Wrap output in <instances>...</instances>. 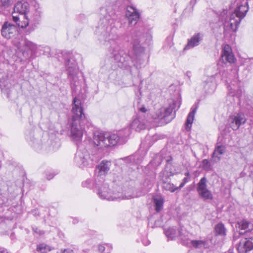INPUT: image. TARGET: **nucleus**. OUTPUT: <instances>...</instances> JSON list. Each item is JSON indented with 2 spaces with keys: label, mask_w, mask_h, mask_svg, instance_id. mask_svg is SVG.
<instances>
[{
  "label": "nucleus",
  "mask_w": 253,
  "mask_h": 253,
  "mask_svg": "<svg viewBox=\"0 0 253 253\" xmlns=\"http://www.w3.org/2000/svg\"><path fill=\"white\" fill-rule=\"evenodd\" d=\"M144 29L136 27L132 33V44L134 55L130 56L123 49H121L120 44L111 46L110 51L115 63L121 68H131L132 66L137 69H140L144 66L145 57L144 53Z\"/></svg>",
  "instance_id": "f257e3e1"
},
{
  "label": "nucleus",
  "mask_w": 253,
  "mask_h": 253,
  "mask_svg": "<svg viewBox=\"0 0 253 253\" xmlns=\"http://www.w3.org/2000/svg\"><path fill=\"white\" fill-rule=\"evenodd\" d=\"M249 10L247 0H242L237 3L234 12L228 14L227 9H223L219 14V23L223 27V33L225 36L230 32L236 31L241 20L246 16Z\"/></svg>",
  "instance_id": "f03ea898"
},
{
  "label": "nucleus",
  "mask_w": 253,
  "mask_h": 253,
  "mask_svg": "<svg viewBox=\"0 0 253 253\" xmlns=\"http://www.w3.org/2000/svg\"><path fill=\"white\" fill-rule=\"evenodd\" d=\"M72 122L70 125V137L76 143L82 140L85 126L89 122L84 113L83 108L80 99L75 97L72 104Z\"/></svg>",
  "instance_id": "7ed1b4c3"
},
{
  "label": "nucleus",
  "mask_w": 253,
  "mask_h": 253,
  "mask_svg": "<svg viewBox=\"0 0 253 253\" xmlns=\"http://www.w3.org/2000/svg\"><path fill=\"white\" fill-rule=\"evenodd\" d=\"M113 22L114 19L106 15L100 19L94 31L100 42L104 44H110V48L112 44H118L120 42L116 28L112 26Z\"/></svg>",
  "instance_id": "20e7f679"
},
{
  "label": "nucleus",
  "mask_w": 253,
  "mask_h": 253,
  "mask_svg": "<svg viewBox=\"0 0 253 253\" xmlns=\"http://www.w3.org/2000/svg\"><path fill=\"white\" fill-rule=\"evenodd\" d=\"M103 148L93 141V146L88 151L78 149L74 157L75 165L81 169L92 167L101 159Z\"/></svg>",
  "instance_id": "39448f33"
},
{
  "label": "nucleus",
  "mask_w": 253,
  "mask_h": 253,
  "mask_svg": "<svg viewBox=\"0 0 253 253\" xmlns=\"http://www.w3.org/2000/svg\"><path fill=\"white\" fill-rule=\"evenodd\" d=\"M130 134L129 127L120 130L116 134L96 132L94 133L93 141L100 147L106 148L117 144L125 143Z\"/></svg>",
  "instance_id": "423d86ee"
},
{
  "label": "nucleus",
  "mask_w": 253,
  "mask_h": 253,
  "mask_svg": "<svg viewBox=\"0 0 253 253\" xmlns=\"http://www.w3.org/2000/svg\"><path fill=\"white\" fill-rule=\"evenodd\" d=\"M95 189L100 198L108 201H114L117 199H129L140 196V194L134 193L128 196H122L120 192H112L109 189L108 185L105 182L103 177L96 176L95 178Z\"/></svg>",
  "instance_id": "0eeeda50"
},
{
  "label": "nucleus",
  "mask_w": 253,
  "mask_h": 253,
  "mask_svg": "<svg viewBox=\"0 0 253 253\" xmlns=\"http://www.w3.org/2000/svg\"><path fill=\"white\" fill-rule=\"evenodd\" d=\"M176 102L172 101L169 106L162 107L158 110L153 115V119H159L161 121V125H164L170 122L175 117Z\"/></svg>",
  "instance_id": "6e6552de"
},
{
  "label": "nucleus",
  "mask_w": 253,
  "mask_h": 253,
  "mask_svg": "<svg viewBox=\"0 0 253 253\" xmlns=\"http://www.w3.org/2000/svg\"><path fill=\"white\" fill-rule=\"evenodd\" d=\"M64 58L68 77L72 80L71 81L72 87H73V82H74L75 85L77 86L76 79L79 69L75 59L72 54L69 52L67 53L64 56Z\"/></svg>",
  "instance_id": "1a4fd4ad"
},
{
  "label": "nucleus",
  "mask_w": 253,
  "mask_h": 253,
  "mask_svg": "<svg viewBox=\"0 0 253 253\" xmlns=\"http://www.w3.org/2000/svg\"><path fill=\"white\" fill-rule=\"evenodd\" d=\"M41 12L39 9H36L32 14L27 16L25 20L18 23V27L25 28L29 26V29L26 31L27 34L33 31L39 24L41 20Z\"/></svg>",
  "instance_id": "9d476101"
},
{
  "label": "nucleus",
  "mask_w": 253,
  "mask_h": 253,
  "mask_svg": "<svg viewBox=\"0 0 253 253\" xmlns=\"http://www.w3.org/2000/svg\"><path fill=\"white\" fill-rule=\"evenodd\" d=\"M29 4L25 1H18L13 7V11L12 13V20L18 26V23H21L20 21V15L23 19L25 20L27 18L28 12L29 11Z\"/></svg>",
  "instance_id": "9b49d317"
},
{
  "label": "nucleus",
  "mask_w": 253,
  "mask_h": 253,
  "mask_svg": "<svg viewBox=\"0 0 253 253\" xmlns=\"http://www.w3.org/2000/svg\"><path fill=\"white\" fill-rule=\"evenodd\" d=\"M25 138L28 144L36 151L40 152L45 148L41 139V135L34 130H28L25 133Z\"/></svg>",
  "instance_id": "f8f14e48"
},
{
  "label": "nucleus",
  "mask_w": 253,
  "mask_h": 253,
  "mask_svg": "<svg viewBox=\"0 0 253 253\" xmlns=\"http://www.w3.org/2000/svg\"><path fill=\"white\" fill-rule=\"evenodd\" d=\"M25 138L28 144L36 151L40 152L45 148L41 139V135L34 130H28L25 133Z\"/></svg>",
  "instance_id": "ddd939ff"
},
{
  "label": "nucleus",
  "mask_w": 253,
  "mask_h": 253,
  "mask_svg": "<svg viewBox=\"0 0 253 253\" xmlns=\"http://www.w3.org/2000/svg\"><path fill=\"white\" fill-rule=\"evenodd\" d=\"M207 183V179L206 177H203L201 178L197 185V191L198 195L204 201L213 199L212 193L208 189Z\"/></svg>",
  "instance_id": "4468645a"
},
{
  "label": "nucleus",
  "mask_w": 253,
  "mask_h": 253,
  "mask_svg": "<svg viewBox=\"0 0 253 253\" xmlns=\"http://www.w3.org/2000/svg\"><path fill=\"white\" fill-rule=\"evenodd\" d=\"M150 122V119L142 118L141 116H136L130 124L129 128L136 131H140L146 128L147 123Z\"/></svg>",
  "instance_id": "2eb2a0df"
},
{
  "label": "nucleus",
  "mask_w": 253,
  "mask_h": 253,
  "mask_svg": "<svg viewBox=\"0 0 253 253\" xmlns=\"http://www.w3.org/2000/svg\"><path fill=\"white\" fill-rule=\"evenodd\" d=\"M126 16L128 19V24L134 26L136 24L139 19L140 14L134 6L130 5L126 7Z\"/></svg>",
  "instance_id": "dca6fc26"
},
{
  "label": "nucleus",
  "mask_w": 253,
  "mask_h": 253,
  "mask_svg": "<svg viewBox=\"0 0 253 253\" xmlns=\"http://www.w3.org/2000/svg\"><path fill=\"white\" fill-rule=\"evenodd\" d=\"M17 31V27L15 25L6 21L2 26L1 33L3 37L9 39L15 35Z\"/></svg>",
  "instance_id": "f3484780"
},
{
  "label": "nucleus",
  "mask_w": 253,
  "mask_h": 253,
  "mask_svg": "<svg viewBox=\"0 0 253 253\" xmlns=\"http://www.w3.org/2000/svg\"><path fill=\"white\" fill-rule=\"evenodd\" d=\"M237 248L239 253H246L253 250V237L242 239Z\"/></svg>",
  "instance_id": "a211bd4d"
},
{
  "label": "nucleus",
  "mask_w": 253,
  "mask_h": 253,
  "mask_svg": "<svg viewBox=\"0 0 253 253\" xmlns=\"http://www.w3.org/2000/svg\"><path fill=\"white\" fill-rule=\"evenodd\" d=\"M230 126L233 130H237L241 125L245 123L246 119L243 114H238L236 115L231 116L229 119Z\"/></svg>",
  "instance_id": "6ab92c4d"
},
{
  "label": "nucleus",
  "mask_w": 253,
  "mask_h": 253,
  "mask_svg": "<svg viewBox=\"0 0 253 253\" xmlns=\"http://www.w3.org/2000/svg\"><path fill=\"white\" fill-rule=\"evenodd\" d=\"M235 59L230 46L225 45L222 48L220 60L224 63L228 62L231 64L234 62Z\"/></svg>",
  "instance_id": "aec40b11"
},
{
  "label": "nucleus",
  "mask_w": 253,
  "mask_h": 253,
  "mask_svg": "<svg viewBox=\"0 0 253 253\" xmlns=\"http://www.w3.org/2000/svg\"><path fill=\"white\" fill-rule=\"evenodd\" d=\"M204 35L201 33L195 34L190 39L188 40L187 44L184 50H188L199 45L203 39Z\"/></svg>",
  "instance_id": "412c9836"
},
{
  "label": "nucleus",
  "mask_w": 253,
  "mask_h": 253,
  "mask_svg": "<svg viewBox=\"0 0 253 253\" xmlns=\"http://www.w3.org/2000/svg\"><path fill=\"white\" fill-rule=\"evenodd\" d=\"M237 227L239 229V234L244 235L253 230V223L247 220H241L238 222Z\"/></svg>",
  "instance_id": "4be33fe9"
},
{
  "label": "nucleus",
  "mask_w": 253,
  "mask_h": 253,
  "mask_svg": "<svg viewBox=\"0 0 253 253\" xmlns=\"http://www.w3.org/2000/svg\"><path fill=\"white\" fill-rule=\"evenodd\" d=\"M24 49L23 54L26 59L36 53L37 45L32 42L25 40L24 42Z\"/></svg>",
  "instance_id": "5701e85b"
},
{
  "label": "nucleus",
  "mask_w": 253,
  "mask_h": 253,
  "mask_svg": "<svg viewBox=\"0 0 253 253\" xmlns=\"http://www.w3.org/2000/svg\"><path fill=\"white\" fill-rule=\"evenodd\" d=\"M111 165V162L102 161L96 168L95 178L96 176L102 177L103 175H105L110 170Z\"/></svg>",
  "instance_id": "b1692460"
},
{
  "label": "nucleus",
  "mask_w": 253,
  "mask_h": 253,
  "mask_svg": "<svg viewBox=\"0 0 253 253\" xmlns=\"http://www.w3.org/2000/svg\"><path fill=\"white\" fill-rule=\"evenodd\" d=\"M204 84L205 91L207 93H213L216 88L215 75L208 77Z\"/></svg>",
  "instance_id": "393cba45"
},
{
  "label": "nucleus",
  "mask_w": 253,
  "mask_h": 253,
  "mask_svg": "<svg viewBox=\"0 0 253 253\" xmlns=\"http://www.w3.org/2000/svg\"><path fill=\"white\" fill-rule=\"evenodd\" d=\"M191 234L186 230L181 228L179 230L178 236L180 237L182 244L186 246H190V237Z\"/></svg>",
  "instance_id": "a878e982"
},
{
  "label": "nucleus",
  "mask_w": 253,
  "mask_h": 253,
  "mask_svg": "<svg viewBox=\"0 0 253 253\" xmlns=\"http://www.w3.org/2000/svg\"><path fill=\"white\" fill-rule=\"evenodd\" d=\"M226 147L223 145H217L212 154V159L214 162H218L220 160V157L218 155H222L225 153Z\"/></svg>",
  "instance_id": "bb28decb"
},
{
  "label": "nucleus",
  "mask_w": 253,
  "mask_h": 253,
  "mask_svg": "<svg viewBox=\"0 0 253 253\" xmlns=\"http://www.w3.org/2000/svg\"><path fill=\"white\" fill-rule=\"evenodd\" d=\"M197 109V107L196 106L195 107H192L191 108V112L189 113L188 117L186 119V129H190L191 127V125L193 123L195 114L196 112Z\"/></svg>",
  "instance_id": "cd10ccee"
},
{
  "label": "nucleus",
  "mask_w": 253,
  "mask_h": 253,
  "mask_svg": "<svg viewBox=\"0 0 253 253\" xmlns=\"http://www.w3.org/2000/svg\"><path fill=\"white\" fill-rule=\"evenodd\" d=\"M153 201L155 210L157 212H159L163 208L164 199L161 197L157 196L153 198Z\"/></svg>",
  "instance_id": "c85d7f7f"
},
{
  "label": "nucleus",
  "mask_w": 253,
  "mask_h": 253,
  "mask_svg": "<svg viewBox=\"0 0 253 253\" xmlns=\"http://www.w3.org/2000/svg\"><path fill=\"white\" fill-rule=\"evenodd\" d=\"M164 232L166 236L171 239H173L175 237L178 236L179 230L177 231L176 229L173 227H169L168 229H165Z\"/></svg>",
  "instance_id": "c756f323"
},
{
  "label": "nucleus",
  "mask_w": 253,
  "mask_h": 253,
  "mask_svg": "<svg viewBox=\"0 0 253 253\" xmlns=\"http://www.w3.org/2000/svg\"><path fill=\"white\" fill-rule=\"evenodd\" d=\"M214 231L216 235L224 236L226 235V228L222 223H218L214 227Z\"/></svg>",
  "instance_id": "7c9ffc66"
},
{
  "label": "nucleus",
  "mask_w": 253,
  "mask_h": 253,
  "mask_svg": "<svg viewBox=\"0 0 253 253\" xmlns=\"http://www.w3.org/2000/svg\"><path fill=\"white\" fill-rule=\"evenodd\" d=\"M163 188L167 191H169L171 192H174L176 190L178 189V187H175L174 185L171 183L170 182H167L163 180Z\"/></svg>",
  "instance_id": "2f4dec72"
},
{
  "label": "nucleus",
  "mask_w": 253,
  "mask_h": 253,
  "mask_svg": "<svg viewBox=\"0 0 253 253\" xmlns=\"http://www.w3.org/2000/svg\"><path fill=\"white\" fill-rule=\"evenodd\" d=\"M8 84V76L7 74L0 73V87L7 86Z\"/></svg>",
  "instance_id": "473e14b6"
},
{
  "label": "nucleus",
  "mask_w": 253,
  "mask_h": 253,
  "mask_svg": "<svg viewBox=\"0 0 253 253\" xmlns=\"http://www.w3.org/2000/svg\"><path fill=\"white\" fill-rule=\"evenodd\" d=\"M138 110V113L137 116H141L142 118L150 119L149 117V111L145 106H142L139 107Z\"/></svg>",
  "instance_id": "72a5a7b5"
},
{
  "label": "nucleus",
  "mask_w": 253,
  "mask_h": 253,
  "mask_svg": "<svg viewBox=\"0 0 253 253\" xmlns=\"http://www.w3.org/2000/svg\"><path fill=\"white\" fill-rule=\"evenodd\" d=\"M206 242L203 240H191L190 242V246L192 245L195 248H199L206 245Z\"/></svg>",
  "instance_id": "f704fd0d"
},
{
  "label": "nucleus",
  "mask_w": 253,
  "mask_h": 253,
  "mask_svg": "<svg viewBox=\"0 0 253 253\" xmlns=\"http://www.w3.org/2000/svg\"><path fill=\"white\" fill-rule=\"evenodd\" d=\"M82 186L89 188L93 187L95 189V179L93 180L91 178L86 179L83 182Z\"/></svg>",
  "instance_id": "c9c22d12"
},
{
  "label": "nucleus",
  "mask_w": 253,
  "mask_h": 253,
  "mask_svg": "<svg viewBox=\"0 0 253 253\" xmlns=\"http://www.w3.org/2000/svg\"><path fill=\"white\" fill-rule=\"evenodd\" d=\"M245 106L248 110L253 111V98L246 99L245 100Z\"/></svg>",
  "instance_id": "e433bc0d"
},
{
  "label": "nucleus",
  "mask_w": 253,
  "mask_h": 253,
  "mask_svg": "<svg viewBox=\"0 0 253 253\" xmlns=\"http://www.w3.org/2000/svg\"><path fill=\"white\" fill-rule=\"evenodd\" d=\"M1 4L4 7H7L10 6L12 3V0H0Z\"/></svg>",
  "instance_id": "4c0bfd02"
},
{
  "label": "nucleus",
  "mask_w": 253,
  "mask_h": 253,
  "mask_svg": "<svg viewBox=\"0 0 253 253\" xmlns=\"http://www.w3.org/2000/svg\"><path fill=\"white\" fill-rule=\"evenodd\" d=\"M46 245L44 244L39 245L37 248V251L41 253H44L46 252Z\"/></svg>",
  "instance_id": "58836bf2"
},
{
  "label": "nucleus",
  "mask_w": 253,
  "mask_h": 253,
  "mask_svg": "<svg viewBox=\"0 0 253 253\" xmlns=\"http://www.w3.org/2000/svg\"><path fill=\"white\" fill-rule=\"evenodd\" d=\"M98 251L101 253H109L110 252V250H107V252H105V247L103 245H99L98 247Z\"/></svg>",
  "instance_id": "ea45409f"
},
{
  "label": "nucleus",
  "mask_w": 253,
  "mask_h": 253,
  "mask_svg": "<svg viewBox=\"0 0 253 253\" xmlns=\"http://www.w3.org/2000/svg\"><path fill=\"white\" fill-rule=\"evenodd\" d=\"M189 177H184L182 180V182L181 183L179 187H178V189L182 188L184 186V185L189 181Z\"/></svg>",
  "instance_id": "a19ab883"
},
{
  "label": "nucleus",
  "mask_w": 253,
  "mask_h": 253,
  "mask_svg": "<svg viewBox=\"0 0 253 253\" xmlns=\"http://www.w3.org/2000/svg\"><path fill=\"white\" fill-rule=\"evenodd\" d=\"M125 160L128 162L134 163L135 162V159L133 156L126 158Z\"/></svg>",
  "instance_id": "79ce46f5"
},
{
  "label": "nucleus",
  "mask_w": 253,
  "mask_h": 253,
  "mask_svg": "<svg viewBox=\"0 0 253 253\" xmlns=\"http://www.w3.org/2000/svg\"><path fill=\"white\" fill-rule=\"evenodd\" d=\"M62 253H75L74 251L71 249H65L62 250Z\"/></svg>",
  "instance_id": "37998d69"
},
{
  "label": "nucleus",
  "mask_w": 253,
  "mask_h": 253,
  "mask_svg": "<svg viewBox=\"0 0 253 253\" xmlns=\"http://www.w3.org/2000/svg\"><path fill=\"white\" fill-rule=\"evenodd\" d=\"M142 243L145 246H148L150 244V241L147 238H144L142 240Z\"/></svg>",
  "instance_id": "c03bdc74"
},
{
  "label": "nucleus",
  "mask_w": 253,
  "mask_h": 253,
  "mask_svg": "<svg viewBox=\"0 0 253 253\" xmlns=\"http://www.w3.org/2000/svg\"><path fill=\"white\" fill-rule=\"evenodd\" d=\"M202 164L204 167L210 166V162L207 159L203 160L202 161Z\"/></svg>",
  "instance_id": "a18cd8bd"
},
{
  "label": "nucleus",
  "mask_w": 253,
  "mask_h": 253,
  "mask_svg": "<svg viewBox=\"0 0 253 253\" xmlns=\"http://www.w3.org/2000/svg\"><path fill=\"white\" fill-rule=\"evenodd\" d=\"M241 94H242V90L241 89H238L237 91V92L236 93H234V94H232V96L236 95L237 97L240 98V96H241Z\"/></svg>",
  "instance_id": "49530a36"
},
{
  "label": "nucleus",
  "mask_w": 253,
  "mask_h": 253,
  "mask_svg": "<svg viewBox=\"0 0 253 253\" xmlns=\"http://www.w3.org/2000/svg\"><path fill=\"white\" fill-rule=\"evenodd\" d=\"M157 160H158V164H157V165L159 166V165H160L161 164V162L162 161V158L160 156L157 157H156V159L154 160L153 163H154L155 161H156Z\"/></svg>",
  "instance_id": "de8ad7c7"
},
{
  "label": "nucleus",
  "mask_w": 253,
  "mask_h": 253,
  "mask_svg": "<svg viewBox=\"0 0 253 253\" xmlns=\"http://www.w3.org/2000/svg\"><path fill=\"white\" fill-rule=\"evenodd\" d=\"M33 230L35 232H36L40 235H42L43 234V232L42 231L39 230V229L37 228H36L35 229L33 228Z\"/></svg>",
  "instance_id": "09e8293b"
},
{
  "label": "nucleus",
  "mask_w": 253,
  "mask_h": 253,
  "mask_svg": "<svg viewBox=\"0 0 253 253\" xmlns=\"http://www.w3.org/2000/svg\"><path fill=\"white\" fill-rule=\"evenodd\" d=\"M53 177H54V175L53 174H50L49 176H47L46 178L48 180H50V179H52Z\"/></svg>",
  "instance_id": "8fccbe9b"
},
{
  "label": "nucleus",
  "mask_w": 253,
  "mask_h": 253,
  "mask_svg": "<svg viewBox=\"0 0 253 253\" xmlns=\"http://www.w3.org/2000/svg\"><path fill=\"white\" fill-rule=\"evenodd\" d=\"M0 253H9L7 250L6 249H3L0 251Z\"/></svg>",
  "instance_id": "3c124183"
},
{
  "label": "nucleus",
  "mask_w": 253,
  "mask_h": 253,
  "mask_svg": "<svg viewBox=\"0 0 253 253\" xmlns=\"http://www.w3.org/2000/svg\"><path fill=\"white\" fill-rule=\"evenodd\" d=\"M190 74H191V72H189V71L187 72L186 73V76L188 77V78L189 79H190Z\"/></svg>",
  "instance_id": "603ef678"
},
{
  "label": "nucleus",
  "mask_w": 253,
  "mask_h": 253,
  "mask_svg": "<svg viewBox=\"0 0 253 253\" xmlns=\"http://www.w3.org/2000/svg\"><path fill=\"white\" fill-rule=\"evenodd\" d=\"M184 175L186 176V177H189L190 174L189 172H186L184 173Z\"/></svg>",
  "instance_id": "864d4df0"
},
{
  "label": "nucleus",
  "mask_w": 253,
  "mask_h": 253,
  "mask_svg": "<svg viewBox=\"0 0 253 253\" xmlns=\"http://www.w3.org/2000/svg\"><path fill=\"white\" fill-rule=\"evenodd\" d=\"M249 61L251 62V64L253 65V58L250 59Z\"/></svg>",
  "instance_id": "5fc2aeb1"
},
{
  "label": "nucleus",
  "mask_w": 253,
  "mask_h": 253,
  "mask_svg": "<svg viewBox=\"0 0 253 253\" xmlns=\"http://www.w3.org/2000/svg\"><path fill=\"white\" fill-rule=\"evenodd\" d=\"M78 222V221L77 219H74L73 221V222L74 224H75V223H77Z\"/></svg>",
  "instance_id": "6e6d98bb"
},
{
  "label": "nucleus",
  "mask_w": 253,
  "mask_h": 253,
  "mask_svg": "<svg viewBox=\"0 0 253 253\" xmlns=\"http://www.w3.org/2000/svg\"><path fill=\"white\" fill-rule=\"evenodd\" d=\"M101 11H104L106 12V9H105V8H102L101 9Z\"/></svg>",
  "instance_id": "4d7b16f0"
},
{
  "label": "nucleus",
  "mask_w": 253,
  "mask_h": 253,
  "mask_svg": "<svg viewBox=\"0 0 253 253\" xmlns=\"http://www.w3.org/2000/svg\"><path fill=\"white\" fill-rule=\"evenodd\" d=\"M33 212L34 213V215H36L37 214V211L36 210L33 211Z\"/></svg>",
  "instance_id": "13d9d810"
},
{
  "label": "nucleus",
  "mask_w": 253,
  "mask_h": 253,
  "mask_svg": "<svg viewBox=\"0 0 253 253\" xmlns=\"http://www.w3.org/2000/svg\"><path fill=\"white\" fill-rule=\"evenodd\" d=\"M233 238H234V240L235 239V238H236V236L235 235L234 236Z\"/></svg>",
  "instance_id": "bf43d9fd"
},
{
  "label": "nucleus",
  "mask_w": 253,
  "mask_h": 253,
  "mask_svg": "<svg viewBox=\"0 0 253 253\" xmlns=\"http://www.w3.org/2000/svg\"><path fill=\"white\" fill-rule=\"evenodd\" d=\"M179 108V106H178L177 108L176 109V110H177Z\"/></svg>",
  "instance_id": "052dcab7"
},
{
  "label": "nucleus",
  "mask_w": 253,
  "mask_h": 253,
  "mask_svg": "<svg viewBox=\"0 0 253 253\" xmlns=\"http://www.w3.org/2000/svg\"><path fill=\"white\" fill-rule=\"evenodd\" d=\"M173 175V174H170V176H171V175Z\"/></svg>",
  "instance_id": "680f3d73"
},
{
  "label": "nucleus",
  "mask_w": 253,
  "mask_h": 253,
  "mask_svg": "<svg viewBox=\"0 0 253 253\" xmlns=\"http://www.w3.org/2000/svg\"><path fill=\"white\" fill-rule=\"evenodd\" d=\"M232 253V252H230V253Z\"/></svg>",
  "instance_id": "e2e57ef3"
}]
</instances>
